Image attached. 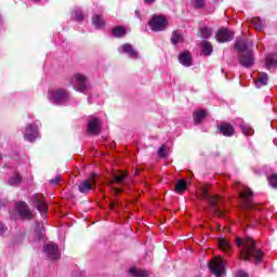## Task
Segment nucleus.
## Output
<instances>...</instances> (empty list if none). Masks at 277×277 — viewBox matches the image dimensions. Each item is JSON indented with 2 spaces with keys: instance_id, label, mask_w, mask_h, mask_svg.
Instances as JSON below:
<instances>
[{
  "instance_id": "18",
  "label": "nucleus",
  "mask_w": 277,
  "mask_h": 277,
  "mask_svg": "<svg viewBox=\"0 0 277 277\" xmlns=\"http://www.w3.org/2000/svg\"><path fill=\"white\" fill-rule=\"evenodd\" d=\"M21 183H23V176L18 172H14L8 180V185L11 187H18Z\"/></svg>"
},
{
  "instance_id": "33",
  "label": "nucleus",
  "mask_w": 277,
  "mask_h": 277,
  "mask_svg": "<svg viewBox=\"0 0 277 277\" xmlns=\"http://www.w3.org/2000/svg\"><path fill=\"white\" fill-rule=\"evenodd\" d=\"M185 189H187V182H185V180H179L175 185V192L177 194H183Z\"/></svg>"
},
{
  "instance_id": "36",
  "label": "nucleus",
  "mask_w": 277,
  "mask_h": 277,
  "mask_svg": "<svg viewBox=\"0 0 277 277\" xmlns=\"http://www.w3.org/2000/svg\"><path fill=\"white\" fill-rule=\"evenodd\" d=\"M192 3L196 10H201L206 5V0H193Z\"/></svg>"
},
{
  "instance_id": "26",
  "label": "nucleus",
  "mask_w": 277,
  "mask_h": 277,
  "mask_svg": "<svg viewBox=\"0 0 277 277\" xmlns=\"http://www.w3.org/2000/svg\"><path fill=\"white\" fill-rule=\"evenodd\" d=\"M92 24L96 29H103V27H105V19H103V16L95 14L92 17Z\"/></svg>"
},
{
  "instance_id": "11",
  "label": "nucleus",
  "mask_w": 277,
  "mask_h": 277,
  "mask_svg": "<svg viewBox=\"0 0 277 277\" xmlns=\"http://www.w3.org/2000/svg\"><path fill=\"white\" fill-rule=\"evenodd\" d=\"M94 185H96V173H91L89 180H84L79 183L78 190L80 192V194H90Z\"/></svg>"
},
{
  "instance_id": "28",
  "label": "nucleus",
  "mask_w": 277,
  "mask_h": 277,
  "mask_svg": "<svg viewBox=\"0 0 277 277\" xmlns=\"http://www.w3.org/2000/svg\"><path fill=\"white\" fill-rule=\"evenodd\" d=\"M251 23L254 25L256 31H263L265 29V19H261V17L252 18Z\"/></svg>"
},
{
  "instance_id": "4",
  "label": "nucleus",
  "mask_w": 277,
  "mask_h": 277,
  "mask_svg": "<svg viewBox=\"0 0 277 277\" xmlns=\"http://www.w3.org/2000/svg\"><path fill=\"white\" fill-rule=\"evenodd\" d=\"M151 31H166L168 29V18L163 15L154 14L148 22Z\"/></svg>"
},
{
  "instance_id": "46",
  "label": "nucleus",
  "mask_w": 277,
  "mask_h": 277,
  "mask_svg": "<svg viewBox=\"0 0 277 277\" xmlns=\"http://www.w3.org/2000/svg\"><path fill=\"white\" fill-rule=\"evenodd\" d=\"M114 207H116V203H111L110 205V208L114 209Z\"/></svg>"
},
{
  "instance_id": "37",
  "label": "nucleus",
  "mask_w": 277,
  "mask_h": 277,
  "mask_svg": "<svg viewBox=\"0 0 277 277\" xmlns=\"http://www.w3.org/2000/svg\"><path fill=\"white\" fill-rule=\"evenodd\" d=\"M268 183L271 185V187H273L274 189H277V174H273L268 177Z\"/></svg>"
},
{
  "instance_id": "10",
  "label": "nucleus",
  "mask_w": 277,
  "mask_h": 277,
  "mask_svg": "<svg viewBox=\"0 0 277 277\" xmlns=\"http://www.w3.org/2000/svg\"><path fill=\"white\" fill-rule=\"evenodd\" d=\"M120 55H128L130 60H140V52L131 43H124L117 49Z\"/></svg>"
},
{
  "instance_id": "16",
  "label": "nucleus",
  "mask_w": 277,
  "mask_h": 277,
  "mask_svg": "<svg viewBox=\"0 0 277 277\" xmlns=\"http://www.w3.org/2000/svg\"><path fill=\"white\" fill-rule=\"evenodd\" d=\"M17 213L23 220H31L34 217V213L29 211L25 201L17 203Z\"/></svg>"
},
{
  "instance_id": "27",
  "label": "nucleus",
  "mask_w": 277,
  "mask_h": 277,
  "mask_svg": "<svg viewBox=\"0 0 277 277\" xmlns=\"http://www.w3.org/2000/svg\"><path fill=\"white\" fill-rule=\"evenodd\" d=\"M129 274L131 276H134V277H147L148 276V273L142 268H137V267H131L129 269Z\"/></svg>"
},
{
  "instance_id": "24",
  "label": "nucleus",
  "mask_w": 277,
  "mask_h": 277,
  "mask_svg": "<svg viewBox=\"0 0 277 277\" xmlns=\"http://www.w3.org/2000/svg\"><path fill=\"white\" fill-rule=\"evenodd\" d=\"M265 67L267 68V70H272V68H277V56L274 54L267 55Z\"/></svg>"
},
{
  "instance_id": "47",
  "label": "nucleus",
  "mask_w": 277,
  "mask_h": 277,
  "mask_svg": "<svg viewBox=\"0 0 277 277\" xmlns=\"http://www.w3.org/2000/svg\"><path fill=\"white\" fill-rule=\"evenodd\" d=\"M1 159H3V155H1V153H0V161H1Z\"/></svg>"
},
{
  "instance_id": "19",
  "label": "nucleus",
  "mask_w": 277,
  "mask_h": 277,
  "mask_svg": "<svg viewBox=\"0 0 277 277\" xmlns=\"http://www.w3.org/2000/svg\"><path fill=\"white\" fill-rule=\"evenodd\" d=\"M44 239V224L37 222L35 227V241H42Z\"/></svg>"
},
{
  "instance_id": "2",
  "label": "nucleus",
  "mask_w": 277,
  "mask_h": 277,
  "mask_svg": "<svg viewBox=\"0 0 277 277\" xmlns=\"http://www.w3.org/2000/svg\"><path fill=\"white\" fill-rule=\"evenodd\" d=\"M250 47H252V43L248 39H236L235 49L239 51V62L245 68L254 66V52Z\"/></svg>"
},
{
  "instance_id": "8",
  "label": "nucleus",
  "mask_w": 277,
  "mask_h": 277,
  "mask_svg": "<svg viewBox=\"0 0 277 277\" xmlns=\"http://www.w3.org/2000/svg\"><path fill=\"white\" fill-rule=\"evenodd\" d=\"M34 207L39 210L41 215H47V211H49V205L44 201V196L40 194H35L30 198Z\"/></svg>"
},
{
  "instance_id": "3",
  "label": "nucleus",
  "mask_w": 277,
  "mask_h": 277,
  "mask_svg": "<svg viewBox=\"0 0 277 277\" xmlns=\"http://www.w3.org/2000/svg\"><path fill=\"white\" fill-rule=\"evenodd\" d=\"M48 100L52 105H68L70 103V93L66 89H52L48 91Z\"/></svg>"
},
{
  "instance_id": "5",
  "label": "nucleus",
  "mask_w": 277,
  "mask_h": 277,
  "mask_svg": "<svg viewBox=\"0 0 277 277\" xmlns=\"http://www.w3.org/2000/svg\"><path fill=\"white\" fill-rule=\"evenodd\" d=\"M70 83L76 92H85L88 90V76L83 74H74L70 77Z\"/></svg>"
},
{
  "instance_id": "29",
  "label": "nucleus",
  "mask_w": 277,
  "mask_h": 277,
  "mask_svg": "<svg viewBox=\"0 0 277 277\" xmlns=\"http://www.w3.org/2000/svg\"><path fill=\"white\" fill-rule=\"evenodd\" d=\"M113 36L115 38H124L127 36V28L123 26L113 28Z\"/></svg>"
},
{
  "instance_id": "25",
  "label": "nucleus",
  "mask_w": 277,
  "mask_h": 277,
  "mask_svg": "<svg viewBox=\"0 0 277 277\" xmlns=\"http://www.w3.org/2000/svg\"><path fill=\"white\" fill-rule=\"evenodd\" d=\"M219 248L223 252H230L233 245H230V241H228V239L221 238L219 239Z\"/></svg>"
},
{
  "instance_id": "45",
  "label": "nucleus",
  "mask_w": 277,
  "mask_h": 277,
  "mask_svg": "<svg viewBox=\"0 0 277 277\" xmlns=\"http://www.w3.org/2000/svg\"><path fill=\"white\" fill-rule=\"evenodd\" d=\"M273 142H274L275 146H277V140H276V138H274V141H273Z\"/></svg>"
},
{
  "instance_id": "21",
  "label": "nucleus",
  "mask_w": 277,
  "mask_h": 277,
  "mask_svg": "<svg viewBox=\"0 0 277 277\" xmlns=\"http://www.w3.org/2000/svg\"><path fill=\"white\" fill-rule=\"evenodd\" d=\"M220 131L222 135H225V137H230L235 134V129L233 128V126H230V123H222Z\"/></svg>"
},
{
  "instance_id": "38",
  "label": "nucleus",
  "mask_w": 277,
  "mask_h": 277,
  "mask_svg": "<svg viewBox=\"0 0 277 277\" xmlns=\"http://www.w3.org/2000/svg\"><path fill=\"white\" fill-rule=\"evenodd\" d=\"M158 156L161 158L168 157V154H166V145H162L158 149Z\"/></svg>"
},
{
  "instance_id": "20",
  "label": "nucleus",
  "mask_w": 277,
  "mask_h": 277,
  "mask_svg": "<svg viewBox=\"0 0 277 277\" xmlns=\"http://www.w3.org/2000/svg\"><path fill=\"white\" fill-rule=\"evenodd\" d=\"M128 177L129 174L127 172H121L119 175L113 174L110 185H114V183H117L118 185H124V183H127Z\"/></svg>"
},
{
  "instance_id": "9",
  "label": "nucleus",
  "mask_w": 277,
  "mask_h": 277,
  "mask_svg": "<svg viewBox=\"0 0 277 277\" xmlns=\"http://www.w3.org/2000/svg\"><path fill=\"white\" fill-rule=\"evenodd\" d=\"M43 252L48 259H51L52 261H57V259H61L62 253L60 252V248L55 242H49L43 245Z\"/></svg>"
},
{
  "instance_id": "22",
  "label": "nucleus",
  "mask_w": 277,
  "mask_h": 277,
  "mask_svg": "<svg viewBox=\"0 0 277 277\" xmlns=\"http://www.w3.org/2000/svg\"><path fill=\"white\" fill-rule=\"evenodd\" d=\"M194 121L196 124H200L207 118V110L205 109H197L193 113Z\"/></svg>"
},
{
  "instance_id": "1",
  "label": "nucleus",
  "mask_w": 277,
  "mask_h": 277,
  "mask_svg": "<svg viewBox=\"0 0 277 277\" xmlns=\"http://www.w3.org/2000/svg\"><path fill=\"white\" fill-rule=\"evenodd\" d=\"M236 246L239 250L238 256L242 261H250L251 259H254L256 264L263 261V251L261 248L256 247V242H254L252 238H236Z\"/></svg>"
},
{
  "instance_id": "44",
  "label": "nucleus",
  "mask_w": 277,
  "mask_h": 277,
  "mask_svg": "<svg viewBox=\"0 0 277 277\" xmlns=\"http://www.w3.org/2000/svg\"><path fill=\"white\" fill-rule=\"evenodd\" d=\"M116 194H120L122 192L120 188H115Z\"/></svg>"
},
{
  "instance_id": "41",
  "label": "nucleus",
  "mask_w": 277,
  "mask_h": 277,
  "mask_svg": "<svg viewBox=\"0 0 277 277\" xmlns=\"http://www.w3.org/2000/svg\"><path fill=\"white\" fill-rule=\"evenodd\" d=\"M236 277H248V273L243 272V271H238L236 273Z\"/></svg>"
},
{
  "instance_id": "48",
  "label": "nucleus",
  "mask_w": 277,
  "mask_h": 277,
  "mask_svg": "<svg viewBox=\"0 0 277 277\" xmlns=\"http://www.w3.org/2000/svg\"><path fill=\"white\" fill-rule=\"evenodd\" d=\"M32 1H35V3H38V1H40V0H32Z\"/></svg>"
},
{
  "instance_id": "42",
  "label": "nucleus",
  "mask_w": 277,
  "mask_h": 277,
  "mask_svg": "<svg viewBox=\"0 0 277 277\" xmlns=\"http://www.w3.org/2000/svg\"><path fill=\"white\" fill-rule=\"evenodd\" d=\"M155 1H157V0H144V3L146 5H153V3H155Z\"/></svg>"
},
{
  "instance_id": "23",
  "label": "nucleus",
  "mask_w": 277,
  "mask_h": 277,
  "mask_svg": "<svg viewBox=\"0 0 277 277\" xmlns=\"http://www.w3.org/2000/svg\"><path fill=\"white\" fill-rule=\"evenodd\" d=\"M267 74L266 72H260L259 78L254 81L255 88L261 89L264 88V85H267Z\"/></svg>"
},
{
  "instance_id": "7",
  "label": "nucleus",
  "mask_w": 277,
  "mask_h": 277,
  "mask_svg": "<svg viewBox=\"0 0 277 277\" xmlns=\"http://www.w3.org/2000/svg\"><path fill=\"white\" fill-rule=\"evenodd\" d=\"M200 194L203 200H208L210 202V208L213 211V213L215 215H219L220 217H224L222 210H220V207L217 206V200H220V197L210 196L209 193L207 192V188H201Z\"/></svg>"
},
{
  "instance_id": "14",
  "label": "nucleus",
  "mask_w": 277,
  "mask_h": 277,
  "mask_svg": "<svg viewBox=\"0 0 277 277\" xmlns=\"http://www.w3.org/2000/svg\"><path fill=\"white\" fill-rule=\"evenodd\" d=\"M87 133L89 135H98L101 133V119L91 117L88 121Z\"/></svg>"
},
{
  "instance_id": "35",
  "label": "nucleus",
  "mask_w": 277,
  "mask_h": 277,
  "mask_svg": "<svg viewBox=\"0 0 277 277\" xmlns=\"http://www.w3.org/2000/svg\"><path fill=\"white\" fill-rule=\"evenodd\" d=\"M71 18H74V21H83V12L81 9H74L71 12Z\"/></svg>"
},
{
  "instance_id": "30",
  "label": "nucleus",
  "mask_w": 277,
  "mask_h": 277,
  "mask_svg": "<svg viewBox=\"0 0 277 277\" xmlns=\"http://www.w3.org/2000/svg\"><path fill=\"white\" fill-rule=\"evenodd\" d=\"M201 51L203 55H211L213 53V45L209 41H203L201 43Z\"/></svg>"
},
{
  "instance_id": "32",
  "label": "nucleus",
  "mask_w": 277,
  "mask_h": 277,
  "mask_svg": "<svg viewBox=\"0 0 277 277\" xmlns=\"http://www.w3.org/2000/svg\"><path fill=\"white\" fill-rule=\"evenodd\" d=\"M171 42L172 44H181V42H183V35H181L179 30H174L172 32Z\"/></svg>"
},
{
  "instance_id": "31",
  "label": "nucleus",
  "mask_w": 277,
  "mask_h": 277,
  "mask_svg": "<svg viewBox=\"0 0 277 277\" xmlns=\"http://www.w3.org/2000/svg\"><path fill=\"white\" fill-rule=\"evenodd\" d=\"M200 35L203 40H209L213 36V30L207 26L200 28Z\"/></svg>"
},
{
  "instance_id": "34",
  "label": "nucleus",
  "mask_w": 277,
  "mask_h": 277,
  "mask_svg": "<svg viewBox=\"0 0 277 277\" xmlns=\"http://www.w3.org/2000/svg\"><path fill=\"white\" fill-rule=\"evenodd\" d=\"M240 129L245 135H254V130L252 129V127H250V124L242 122L240 124Z\"/></svg>"
},
{
  "instance_id": "39",
  "label": "nucleus",
  "mask_w": 277,
  "mask_h": 277,
  "mask_svg": "<svg viewBox=\"0 0 277 277\" xmlns=\"http://www.w3.org/2000/svg\"><path fill=\"white\" fill-rule=\"evenodd\" d=\"M62 181V176L57 175L54 179L50 180V185H57Z\"/></svg>"
},
{
  "instance_id": "6",
  "label": "nucleus",
  "mask_w": 277,
  "mask_h": 277,
  "mask_svg": "<svg viewBox=\"0 0 277 277\" xmlns=\"http://www.w3.org/2000/svg\"><path fill=\"white\" fill-rule=\"evenodd\" d=\"M22 133L26 142H36L40 137V130L36 123H27Z\"/></svg>"
},
{
  "instance_id": "43",
  "label": "nucleus",
  "mask_w": 277,
  "mask_h": 277,
  "mask_svg": "<svg viewBox=\"0 0 277 277\" xmlns=\"http://www.w3.org/2000/svg\"><path fill=\"white\" fill-rule=\"evenodd\" d=\"M135 16H136L137 18H141L140 11H135Z\"/></svg>"
},
{
  "instance_id": "15",
  "label": "nucleus",
  "mask_w": 277,
  "mask_h": 277,
  "mask_svg": "<svg viewBox=\"0 0 277 277\" xmlns=\"http://www.w3.org/2000/svg\"><path fill=\"white\" fill-rule=\"evenodd\" d=\"M240 198L243 209H252V190L250 188H245L242 192H240Z\"/></svg>"
},
{
  "instance_id": "12",
  "label": "nucleus",
  "mask_w": 277,
  "mask_h": 277,
  "mask_svg": "<svg viewBox=\"0 0 277 277\" xmlns=\"http://www.w3.org/2000/svg\"><path fill=\"white\" fill-rule=\"evenodd\" d=\"M209 268L214 276L220 277L224 274V261L222 258H214L210 261Z\"/></svg>"
},
{
  "instance_id": "40",
  "label": "nucleus",
  "mask_w": 277,
  "mask_h": 277,
  "mask_svg": "<svg viewBox=\"0 0 277 277\" xmlns=\"http://www.w3.org/2000/svg\"><path fill=\"white\" fill-rule=\"evenodd\" d=\"M8 228L5 227V225H3L2 223H0V237H3V235H5Z\"/></svg>"
},
{
  "instance_id": "13",
  "label": "nucleus",
  "mask_w": 277,
  "mask_h": 277,
  "mask_svg": "<svg viewBox=\"0 0 277 277\" xmlns=\"http://www.w3.org/2000/svg\"><path fill=\"white\" fill-rule=\"evenodd\" d=\"M235 38V32L228 28H221L215 35L216 42H230Z\"/></svg>"
},
{
  "instance_id": "17",
  "label": "nucleus",
  "mask_w": 277,
  "mask_h": 277,
  "mask_svg": "<svg viewBox=\"0 0 277 277\" xmlns=\"http://www.w3.org/2000/svg\"><path fill=\"white\" fill-rule=\"evenodd\" d=\"M179 62L185 68H189V66H194V58L192 57V53L189 51H184L179 54Z\"/></svg>"
}]
</instances>
